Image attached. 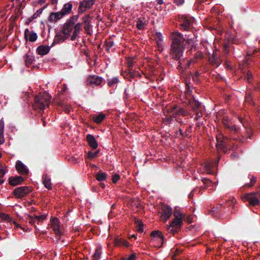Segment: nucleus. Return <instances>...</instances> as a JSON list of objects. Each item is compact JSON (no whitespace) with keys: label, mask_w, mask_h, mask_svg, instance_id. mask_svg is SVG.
Masks as SVG:
<instances>
[{"label":"nucleus","mask_w":260,"mask_h":260,"mask_svg":"<svg viewBox=\"0 0 260 260\" xmlns=\"http://www.w3.org/2000/svg\"><path fill=\"white\" fill-rule=\"evenodd\" d=\"M78 18L79 15H75L70 17L69 19L67 20L63 25L61 30V34H57L55 36L51 46L64 41L69 38L72 31L73 34L71 35V40L73 41L76 40L80 31L82 30V28H81V23L80 22L76 23Z\"/></svg>","instance_id":"nucleus-1"},{"label":"nucleus","mask_w":260,"mask_h":260,"mask_svg":"<svg viewBox=\"0 0 260 260\" xmlns=\"http://www.w3.org/2000/svg\"><path fill=\"white\" fill-rule=\"evenodd\" d=\"M170 37L172 40L171 53L172 57L179 60L178 67L186 68L193 61V60H188L187 63H185L184 60L181 59L184 52L185 39L177 31L172 32Z\"/></svg>","instance_id":"nucleus-2"},{"label":"nucleus","mask_w":260,"mask_h":260,"mask_svg":"<svg viewBox=\"0 0 260 260\" xmlns=\"http://www.w3.org/2000/svg\"><path fill=\"white\" fill-rule=\"evenodd\" d=\"M51 96L47 92L40 93L35 97L33 107L35 110L40 112L44 111L45 107H49Z\"/></svg>","instance_id":"nucleus-3"},{"label":"nucleus","mask_w":260,"mask_h":260,"mask_svg":"<svg viewBox=\"0 0 260 260\" xmlns=\"http://www.w3.org/2000/svg\"><path fill=\"white\" fill-rule=\"evenodd\" d=\"M166 112L168 113V114L166 115L168 117V123H169L170 121L172 120V116H184L186 114V112L183 108L177 107L175 105L166 107L164 109V113L165 114Z\"/></svg>","instance_id":"nucleus-4"},{"label":"nucleus","mask_w":260,"mask_h":260,"mask_svg":"<svg viewBox=\"0 0 260 260\" xmlns=\"http://www.w3.org/2000/svg\"><path fill=\"white\" fill-rule=\"evenodd\" d=\"M150 242L157 248L162 246V233L159 230H154L151 232Z\"/></svg>","instance_id":"nucleus-5"},{"label":"nucleus","mask_w":260,"mask_h":260,"mask_svg":"<svg viewBox=\"0 0 260 260\" xmlns=\"http://www.w3.org/2000/svg\"><path fill=\"white\" fill-rule=\"evenodd\" d=\"M31 191L32 188L30 187L22 186L15 188L13 193L16 198L22 199Z\"/></svg>","instance_id":"nucleus-6"},{"label":"nucleus","mask_w":260,"mask_h":260,"mask_svg":"<svg viewBox=\"0 0 260 260\" xmlns=\"http://www.w3.org/2000/svg\"><path fill=\"white\" fill-rule=\"evenodd\" d=\"M182 219L175 218L168 227V231L172 233L179 231L183 224Z\"/></svg>","instance_id":"nucleus-7"},{"label":"nucleus","mask_w":260,"mask_h":260,"mask_svg":"<svg viewBox=\"0 0 260 260\" xmlns=\"http://www.w3.org/2000/svg\"><path fill=\"white\" fill-rule=\"evenodd\" d=\"M52 227L53 229L54 233L57 237V239L59 240L62 232L60 229V223L59 219L56 217H54L50 220Z\"/></svg>","instance_id":"nucleus-8"},{"label":"nucleus","mask_w":260,"mask_h":260,"mask_svg":"<svg viewBox=\"0 0 260 260\" xmlns=\"http://www.w3.org/2000/svg\"><path fill=\"white\" fill-rule=\"evenodd\" d=\"M95 0H84L79 3L78 13L82 14L89 9L95 3Z\"/></svg>","instance_id":"nucleus-9"},{"label":"nucleus","mask_w":260,"mask_h":260,"mask_svg":"<svg viewBox=\"0 0 260 260\" xmlns=\"http://www.w3.org/2000/svg\"><path fill=\"white\" fill-rule=\"evenodd\" d=\"M91 18L89 14L85 15L82 18V22L81 23V25L82 24L84 25V28L88 35H91L90 29L92 27V25L91 24Z\"/></svg>","instance_id":"nucleus-10"},{"label":"nucleus","mask_w":260,"mask_h":260,"mask_svg":"<svg viewBox=\"0 0 260 260\" xmlns=\"http://www.w3.org/2000/svg\"><path fill=\"white\" fill-rule=\"evenodd\" d=\"M16 169L19 174L27 175L29 173V170L26 166L20 160L17 161Z\"/></svg>","instance_id":"nucleus-11"},{"label":"nucleus","mask_w":260,"mask_h":260,"mask_svg":"<svg viewBox=\"0 0 260 260\" xmlns=\"http://www.w3.org/2000/svg\"><path fill=\"white\" fill-rule=\"evenodd\" d=\"M103 78L96 75L89 76L87 79V84L89 85H100L103 82Z\"/></svg>","instance_id":"nucleus-12"},{"label":"nucleus","mask_w":260,"mask_h":260,"mask_svg":"<svg viewBox=\"0 0 260 260\" xmlns=\"http://www.w3.org/2000/svg\"><path fill=\"white\" fill-rule=\"evenodd\" d=\"M225 139H226L225 138L223 137L222 135H219V136H217L216 147L218 150H222L224 152L225 151V150H226V147H225L226 142L225 141Z\"/></svg>","instance_id":"nucleus-13"},{"label":"nucleus","mask_w":260,"mask_h":260,"mask_svg":"<svg viewBox=\"0 0 260 260\" xmlns=\"http://www.w3.org/2000/svg\"><path fill=\"white\" fill-rule=\"evenodd\" d=\"M86 140L89 146L92 149H95L97 148L98 144L94 136L91 134H88L86 135Z\"/></svg>","instance_id":"nucleus-14"},{"label":"nucleus","mask_w":260,"mask_h":260,"mask_svg":"<svg viewBox=\"0 0 260 260\" xmlns=\"http://www.w3.org/2000/svg\"><path fill=\"white\" fill-rule=\"evenodd\" d=\"M24 180V178L20 176H11L9 179V183L11 186H15L21 184Z\"/></svg>","instance_id":"nucleus-15"},{"label":"nucleus","mask_w":260,"mask_h":260,"mask_svg":"<svg viewBox=\"0 0 260 260\" xmlns=\"http://www.w3.org/2000/svg\"><path fill=\"white\" fill-rule=\"evenodd\" d=\"M162 35L160 32L156 31L155 39L157 44L158 50L160 53L162 51Z\"/></svg>","instance_id":"nucleus-16"},{"label":"nucleus","mask_w":260,"mask_h":260,"mask_svg":"<svg viewBox=\"0 0 260 260\" xmlns=\"http://www.w3.org/2000/svg\"><path fill=\"white\" fill-rule=\"evenodd\" d=\"M28 35H29L28 39L30 42H34L36 41L38 38V36L36 32L32 31L29 33V29L26 28L24 31V38L26 41L28 40Z\"/></svg>","instance_id":"nucleus-17"},{"label":"nucleus","mask_w":260,"mask_h":260,"mask_svg":"<svg viewBox=\"0 0 260 260\" xmlns=\"http://www.w3.org/2000/svg\"><path fill=\"white\" fill-rule=\"evenodd\" d=\"M115 246H124L129 247L131 245L126 240L124 239L119 238L118 237L115 238L114 241Z\"/></svg>","instance_id":"nucleus-18"},{"label":"nucleus","mask_w":260,"mask_h":260,"mask_svg":"<svg viewBox=\"0 0 260 260\" xmlns=\"http://www.w3.org/2000/svg\"><path fill=\"white\" fill-rule=\"evenodd\" d=\"M210 63L215 67L219 66L221 61L220 59L218 57L216 52H213V53L211 57L209 58Z\"/></svg>","instance_id":"nucleus-19"},{"label":"nucleus","mask_w":260,"mask_h":260,"mask_svg":"<svg viewBox=\"0 0 260 260\" xmlns=\"http://www.w3.org/2000/svg\"><path fill=\"white\" fill-rule=\"evenodd\" d=\"M72 7L73 6L71 3L69 2L66 3L63 5L62 9L59 12L63 17L65 15L69 14L71 12Z\"/></svg>","instance_id":"nucleus-20"},{"label":"nucleus","mask_w":260,"mask_h":260,"mask_svg":"<svg viewBox=\"0 0 260 260\" xmlns=\"http://www.w3.org/2000/svg\"><path fill=\"white\" fill-rule=\"evenodd\" d=\"M62 17V15L59 11L57 12H51L48 17V20L50 22H55Z\"/></svg>","instance_id":"nucleus-21"},{"label":"nucleus","mask_w":260,"mask_h":260,"mask_svg":"<svg viewBox=\"0 0 260 260\" xmlns=\"http://www.w3.org/2000/svg\"><path fill=\"white\" fill-rule=\"evenodd\" d=\"M50 50V47L48 46L40 45L37 48V52L38 54L45 55L47 54Z\"/></svg>","instance_id":"nucleus-22"},{"label":"nucleus","mask_w":260,"mask_h":260,"mask_svg":"<svg viewBox=\"0 0 260 260\" xmlns=\"http://www.w3.org/2000/svg\"><path fill=\"white\" fill-rule=\"evenodd\" d=\"M137 77H141L140 73L139 71H136L133 70V69H130L128 70V71L126 73L125 78L128 79V80H131V79H134Z\"/></svg>","instance_id":"nucleus-23"},{"label":"nucleus","mask_w":260,"mask_h":260,"mask_svg":"<svg viewBox=\"0 0 260 260\" xmlns=\"http://www.w3.org/2000/svg\"><path fill=\"white\" fill-rule=\"evenodd\" d=\"M183 18L184 19V22L181 25L182 28L184 30H189L192 25L193 20L189 19L186 16H183Z\"/></svg>","instance_id":"nucleus-24"},{"label":"nucleus","mask_w":260,"mask_h":260,"mask_svg":"<svg viewBox=\"0 0 260 260\" xmlns=\"http://www.w3.org/2000/svg\"><path fill=\"white\" fill-rule=\"evenodd\" d=\"M172 214V209L169 205H164V219H169Z\"/></svg>","instance_id":"nucleus-25"},{"label":"nucleus","mask_w":260,"mask_h":260,"mask_svg":"<svg viewBox=\"0 0 260 260\" xmlns=\"http://www.w3.org/2000/svg\"><path fill=\"white\" fill-rule=\"evenodd\" d=\"M42 180L45 187L49 190L52 189L51 179L47 175H44L43 176Z\"/></svg>","instance_id":"nucleus-26"},{"label":"nucleus","mask_w":260,"mask_h":260,"mask_svg":"<svg viewBox=\"0 0 260 260\" xmlns=\"http://www.w3.org/2000/svg\"><path fill=\"white\" fill-rule=\"evenodd\" d=\"M119 82V79L118 77H114L111 78H108L107 79V83L109 87H113L115 85H117Z\"/></svg>","instance_id":"nucleus-27"},{"label":"nucleus","mask_w":260,"mask_h":260,"mask_svg":"<svg viewBox=\"0 0 260 260\" xmlns=\"http://www.w3.org/2000/svg\"><path fill=\"white\" fill-rule=\"evenodd\" d=\"M104 45H106V50L107 51H109L110 49L114 45V42L112 40V37H110L107 39L105 41Z\"/></svg>","instance_id":"nucleus-28"},{"label":"nucleus","mask_w":260,"mask_h":260,"mask_svg":"<svg viewBox=\"0 0 260 260\" xmlns=\"http://www.w3.org/2000/svg\"><path fill=\"white\" fill-rule=\"evenodd\" d=\"M106 118V115L101 113L93 118V121L96 124H100Z\"/></svg>","instance_id":"nucleus-29"},{"label":"nucleus","mask_w":260,"mask_h":260,"mask_svg":"<svg viewBox=\"0 0 260 260\" xmlns=\"http://www.w3.org/2000/svg\"><path fill=\"white\" fill-rule=\"evenodd\" d=\"M214 165V164L213 162H207L204 164L203 166L205 168V171L208 174H212L213 173V171H212V168Z\"/></svg>","instance_id":"nucleus-30"},{"label":"nucleus","mask_w":260,"mask_h":260,"mask_svg":"<svg viewBox=\"0 0 260 260\" xmlns=\"http://www.w3.org/2000/svg\"><path fill=\"white\" fill-rule=\"evenodd\" d=\"M25 62L26 66L29 67L35 61V57L34 56L29 54H26L24 56Z\"/></svg>","instance_id":"nucleus-31"},{"label":"nucleus","mask_w":260,"mask_h":260,"mask_svg":"<svg viewBox=\"0 0 260 260\" xmlns=\"http://www.w3.org/2000/svg\"><path fill=\"white\" fill-rule=\"evenodd\" d=\"M4 122L3 120H0V145L5 142L4 137Z\"/></svg>","instance_id":"nucleus-32"},{"label":"nucleus","mask_w":260,"mask_h":260,"mask_svg":"<svg viewBox=\"0 0 260 260\" xmlns=\"http://www.w3.org/2000/svg\"><path fill=\"white\" fill-rule=\"evenodd\" d=\"M107 174L103 172H102L101 170L95 174V178L99 181H103L105 180L107 177Z\"/></svg>","instance_id":"nucleus-33"},{"label":"nucleus","mask_w":260,"mask_h":260,"mask_svg":"<svg viewBox=\"0 0 260 260\" xmlns=\"http://www.w3.org/2000/svg\"><path fill=\"white\" fill-rule=\"evenodd\" d=\"M174 216L175 218L183 219L184 215L178 207H176L174 210Z\"/></svg>","instance_id":"nucleus-34"},{"label":"nucleus","mask_w":260,"mask_h":260,"mask_svg":"<svg viewBox=\"0 0 260 260\" xmlns=\"http://www.w3.org/2000/svg\"><path fill=\"white\" fill-rule=\"evenodd\" d=\"M57 105L62 108V110L67 113H69L71 110V107L68 104H64L62 102H58Z\"/></svg>","instance_id":"nucleus-35"},{"label":"nucleus","mask_w":260,"mask_h":260,"mask_svg":"<svg viewBox=\"0 0 260 260\" xmlns=\"http://www.w3.org/2000/svg\"><path fill=\"white\" fill-rule=\"evenodd\" d=\"M135 223L137 224V231L139 233L143 232L144 224L139 219H136L135 220Z\"/></svg>","instance_id":"nucleus-36"},{"label":"nucleus","mask_w":260,"mask_h":260,"mask_svg":"<svg viewBox=\"0 0 260 260\" xmlns=\"http://www.w3.org/2000/svg\"><path fill=\"white\" fill-rule=\"evenodd\" d=\"M145 23L141 18L137 21L136 27L139 30L143 29L145 27Z\"/></svg>","instance_id":"nucleus-37"},{"label":"nucleus","mask_w":260,"mask_h":260,"mask_svg":"<svg viewBox=\"0 0 260 260\" xmlns=\"http://www.w3.org/2000/svg\"><path fill=\"white\" fill-rule=\"evenodd\" d=\"M252 194L249 201V203L252 206H255L259 204V201Z\"/></svg>","instance_id":"nucleus-38"},{"label":"nucleus","mask_w":260,"mask_h":260,"mask_svg":"<svg viewBox=\"0 0 260 260\" xmlns=\"http://www.w3.org/2000/svg\"><path fill=\"white\" fill-rule=\"evenodd\" d=\"M99 152H100L99 150H96L94 152H92L89 151L88 152V153L87 154V157L88 158L90 159H92L93 158H95L98 156Z\"/></svg>","instance_id":"nucleus-39"},{"label":"nucleus","mask_w":260,"mask_h":260,"mask_svg":"<svg viewBox=\"0 0 260 260\" xmlns=\"http://www.w3.org/2000/svg\"><path fill=\"white\" fill-rule=\"evenodd\" d=\"M0 219H1L2 220L11 221L10 216L8 214L2 212H0Z\"/></svg>","instance_id":"nucleus-40"},{"label":"nucleus","mask_w":260,"mask_h":260,"mask_svg":"<svg viewBox=\"0 0 260 260\" xmlns=\"http://www.w3.org/2000/svg\"><path fill=\"white\" fill-rule=\"evenodd\" d=\"M101 254V248H96L95 250V252L93 255V257L94 258L93 260H98L100 258V255Z\"/></svg>","instance_id":"nucleus-41"},{"label":"nucleus","mask_w":260,"mask_h":260,"mask_svg":"<svg viewBox=\"0 0 260 260\" xmlns=\"http://www.w3.org/2000/svg\"><path fill=\"white\" fill-rule=\"evenodd\" d=\"M136 253L134 252L132 253L128 257L122 256L121 260H136Z\"/></svg>","instance_id":"nucleus-42"},{"label":"nucleus","mask_w":260,"mask_h":260,"mask_svg":"<svg viewBox=\"0 0 260 260\" xmlns=\"http://www.w3.org/2000/svg\"><path fill=\"white\" fill-rule=\"evenodd\" d=\"M27 221L29 223L32 225H35L36 222L37 221L36 219L35 218V215H28L27 218Z\"/></svg>","instance_id":"nucleus-43"},{"label":"nucleus","mask_w":260,"mask_h":260,"mask_svg":"<svg viewBox=\"0 0 260 260\" xmlns=\"http://www.w3.org/2000/svg\"><path fill=\"white\" fill-rule=\"evenodd\" d=\"M47 6V5H46L43 8H42L36 12L34 15H33V18L35 19L37 18L43 12V10Z\"/></svg>","instance_id":"nucleus-44"},{"label":"nucleus","mask_w":260,"mask_h":260,"mask_svg":"<svg viewBox=\"0 0 260 260\" xmlns=\"http://www.w3.org/2000/svg\"><path fill=\"white\" fill-rule=\"evenodd\" d=\"M35 218L36 219L37 223L38 224L39 222L44 220L46 218V216L44 214L41 215L40 216L35 215Z\"/></svg>","instance_id":"nucleus-45"},{"label":"nucleus","mask_w":260,"mask_h":260,"mask_svg":"<svg viewBox=\"0 0 260 260\" xmlns=\"http://www.w3.org/2000/svg\"><path fill=\"white\" fill-rule=\"evenodd\" d=\"M223 124L226 127L229 128L231 131L234 132H237L238 130L235 125L230 126L229 124H228L226 122L224 121L223 122Z\"/></svg>","instance_id":"nucleus-46"},{"label":"nucleus","mask_w":260,"mask_h":260,"mask_svg":"<svg viewBox=\"0 0 260 260\" xmlns=\"http://www.w3.org/2000/svg\"><path fill=\"white\" fill-rule=\"evenodd\" d=\"M252 194H255V193L252 192L250 193L246 194L242 198V200L249 202L251 197L252 196Z\"/></svg>","instance_id":"nucleus-47"},{"label":"nucleus","mask_w":260,"mask_h":260,"mask_svg":"<svg viewBox=\"0 0 260 260\" xmlns=\"http://www.w3.org/2000/svg\"><path fill=\"white\" fill-rule=\"evenodd\" d=\"M120 179V176L118 174H114L112 176V181L114 183H116Z\"/></svg>","instance_id":"nucleus-48"},{"label":"nucleus","mask_w":260,"mask_h":260,"mask_svg":"<svg viewBox=\"0 0 260 260\" xmlns=\"http://www.w3.org/2000/svg\"><path fill=\"white\" fill-rule=\"evenodd\" d=\"M6 174V171L4 169L1 163H0V178H3Z\"/></svg>","instance_id":"nucleus-49"},{"label":"nucleus","mask_w":260,"mask_h":260,"mask_svg":"<svg viewBox=\"0 0 260 260\" xmlns=\"http://www.w3.org/2000/svg\"><path fill=\"white\" fill-rule=\"evenodd\" d=\"M246 78V80H247V81L248 82H251V81L252 80V73H251L250 72L248 71V72L247 73Z\"/></svg>","instance_id":"nucleus-50"},{"label":"nucleus","mask_w":260,"mask_h":260,"mask_svg":"<svg viewBox=\"0 0 260 260\" xmlns=\"http://www.w3.org/2000/svg\"><path fill=\"white\" fill-rule=\"evenodd\" d=\"M255 181H256V178L254 177H252L250 180V183L249 184H248V185L249 187L252 186L253 185L254 183L255 182Z\"/></svg>","instance_id":"nucleus-51"},{"label":"nucleus","mask_w":260,"mask_h":260,"mask_svg":"<svg viewBox=\"0 0 260 260\" xmlns=\"http://www.w3.org/2000/svg\"><path fill=\"white\" fill-rule=\"evenodd\" d=\"M177 5H182L184 3V0H174Z\"/></svg>","instance_id":"nucleus-52"},{"label":"nucleus","mask_w":260,"mask_h":260,"mask_svg":"<svg viewBox=\"0 0 260 260\" xmlns=\"http://www.w3.org/2000/svg\"><path fill=\"white\" fill-rule=\"evenodd\" d=\"M29 97V93L28 92H25L24 94V96L23 97V100L26 101Z\"/></svg>","instance_id":"nucleus-53"},{"label":"nucleus","mask_w":260,"mask_h":260,"mask_svg":"<svg viewBox=\"0 0 260 260\" xmlns=\"http://www.w3.org/2000/svg\"><path fill=\"white\" fill-rule=\"evenodd\" d=\"M133 64L134 63L132 60H130L128 62V67L129 68V69H132Z\"/></svg>","instance_id":"nucleus-54"},{"label":"nucleus","mask_w":260,"mask_h":260,"mask_svg":"<svg viewBox=\"0 0 260 260\" xmlns=\"http://www.w3.org/2000/svg\"><path fill=\"white\" fill-rule=\"evenodd\" d=\"M199 75V73L198 72H196L194 76H193V79L194 81H198V77Z\"/></svg>","instance_id":"nucleus-55"},{"label":"nucleus","mask_w":260,"mask_h":260,"mask_svg":"<svg viewBox=\"0 0 260 260\" xmlns=\"http://www.w3.org/2000/svg\"><path fill=\"white\" fill-rule=\"evenodd\" d=\"M251 100V96L250 94L247 93L246 95V102H249Z\"/></svg>","instance_id":"nucleus-56"},{"label":"nucleus","mask_w":260,"mask_h":260,"mask_svg":"<svg viewBox=\"0 0 260 260\" xmlns=\"http://www.w3.org/2000/svg\"><path fill=\"white\" fill-rule=\"evenodd\" d=\"M194 105H195V106L197 108H199L201 105V104L200 103H199V102L198 101H194L193 102Z\"/></svg>","instance_id":"nucleus-57"},{"label":"nucleus","mask_w":260,"mask_h":260,"mask_svg":"<svg viewBox=\"0 0 260 260\" xmlns=\"http://www.w3.org/2000/svg\"><path fill=\"white\" fill-rule=\"evenodd\" d=\"M157 4L160 5L159 7L160 8V5L162 4V0H157Z\"/></svg>","instance_id":"nucleus-58"},{"label":"nucleus","mask_w":260,"mask_h":260,"mask_svg":"<svg viewBox=\"0 0 260 260\" xmlns=\"http://www.w3.org/2000/svg\"><path fill=\"white\" fill-rule=\"evenodd\" d=\"M196 114L198 117H201L202 116L201 113L199 112V111L197 112Z\"/></svg>","instance_id":"nucleus-59"},{"label":"nucleus","mask_w":260,"mask_h":260,"mask_svg":"<svg viewBox=\"0 0 260 260\" xmlns=\"http://www.w3.org/2000/svg\"><path fill=\"white\" fill-rule=\"evenodd\" d=\"M46 0H39L38 2L40 4L42 5L45 2Z\"/></svg>","instance_id":"nucleus-60"},{"label":"nucleus","mask_w":260,"mask_h":260,"mask_svg":"<svg viewBox=\"0 0 260 260\" xmlns=\"http://www.w3.org/2000/svg\"><path fill=\"white\" fill-rule=\"evenodd\" d=\"M239 120H240V121L241 122V123H242L243 124V125L245 126V124H244V120H243V118H239Z\"/></svg>","instance_id":"nucleus-61"},{"label":"nucleus","mask_w":260,"mask_h":260,"mask_svg":"<svg viewBox=\"0 0 260 260\" xmlns=\"http://www.w3.org/2000/svg\"><path fill=\"white\" fill-rule=\"evenodd\" d=\"M58 0H51V3L52 4H55L57 3Z\"/></svg>","instance_id":"nucleus-62"},{"label":"nucleus","mask_w":260,"mask_h":260,"mask_svg":"<svg viewBox=\"0 0 260 260\" xmlns=\"http://www.w3.org/2000/svg\"><path fill=\"white\" fill-rule=\"evenodd\" d=\"M67 86L65 84H64L63 85V87L62 88V91H65L67 90Z\"/></svg>","instance_id":"nucleus-63"},{"label":"nucleus","mask_w":260,"mask_h":260,"mask_svg":"<svg viewBox=\"0 0 260 260\" xmlns=\"http://www.w3.org/2000/svg\"><path fill=\"white\" fill-rule=\"evenodd\" d=\"M100 184V186L102 187V188H104L105 187V185L104 183H101Z\"/></svg>","instance_id":"nucleus-64"}]
</instances>
